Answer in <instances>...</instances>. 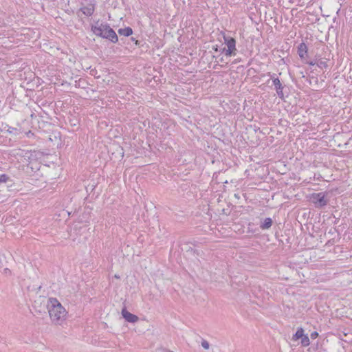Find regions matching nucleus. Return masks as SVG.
I'll list each match as a JSON object with an SVG mask.
<instances>
[{
    "label": "nucleus",
    "instance_id": "18",
    "mask_svg": "<svg viewBox=\"0 0 352 352\" xmlns=\"http://www.w3.org/2000/svg\"><path fill=\"white\" fill-rule=\"evenodd\" d=\"M4 271H5L6 272H10V270H9L8 268L5 269V270H4Z\"/></svg>",
    "mask_w": 352,
    "mask_h": 352
},
{
    "label": "nucleus",
    "instance_id": "16",
    "mask_svg": "<svg viewBox=\"0 0 352 352\" xmlns=\"http://www.w3.org/2000/svg\"><path fill=\"white\" fill-rule=\"evenodd\" d=\"M318 336V333L317 331H313L312 333H311L310 334V338L313 340L317 338Z\"/></svg>",
    "mask_w": 352,
    "mask_h": 352
},
{
    "label": "nucleus",
    "instance_id": "20",
    "mask_svg": "<svg viewBox=\"0 0 352 352\" xmlns=\"http://www.w3.org/2000/svg\"><path fill=\"white\" fill-rule=\"evenodd\" d=\"M168 352H173V351H168Z\"/></svg>",
    "mask_w": 352,
    "mask_h": 352
},
{
    "label": "nucleus",
    "instance_id": "13",
    "mask_svg": "<svg viewBox=\"0 0 352 352\" xmlns=\"http://www.w3.org/2000/svg\"><path fill=\"white\" fill-rule=\"evenodd\" d=\"M316 65L320 69H326L328 67L327 61L323 60H318V63H316Z\"/></svg>",
    "mask_w": 352,
    "mask_h": 352
},
{
    "label": "nucleus",
    "instance_id": "2",
    "mask_svg": "<svg viewBox=\"0 0 352 352\" xmlns=\"http://www.w3.org/2000/svg\"><path fill=\"white\" fill-rule=\"evenodd\" d=\"M91 31L97 36L109 39L112 43H117L118 41L116 32L106 23L97 21L91 25Z\"/></svg>",
    "mask_w": 352,
    "mask_h": 352
},
{
    "label": "nucleus",
    "instance_id": "14",
    "mask_svg": "<svg viewBox=\"0 0 352 352\" xmlns=\"http://www.w3.org/2000/svg\"><path fill=\"white\" fill-rule=\"evenodd\" d=\"M8 176L6 174L0 175V183H6L8 180Z\"/></svg>",
    "mask_w": 352,
    "mask_h": 352
},
{
    "label": "nucleus",
    "instance_id": "4",
    "mask_svg": "<svg viewBox=\"0 0 352 352\" xmlns=\"http://www.w3.org/2000/svg\"><path fill=\"white\" fill-rule=\"evenodd\" d=\"M310 201L316 208H321L327 205V201L323 192L313 193L310 197Z\"/></svg>",
    "mask_w": 352,
    "mask_h": 352
},
{
    "label": "nucleus",
    "instance_id": "7",
    "mask_svg": "<svg viewBox=\"0 0 352 352\" xmlns=\"http://www.w3.org/2000/svg\"><path fill=\"white\" fill-rule=\"evenodd\" d=\"M80 11L86 16H91L95 10V4L91 1L87 6H83L80 8Z\"/></svg>",
    "mask_w": 352,
    "mask_h": 352
},
{
    "label": "nucleus",
    "instance_id": "15",
    "mask_svg": "<svg viewBox=\"0 0 352 352\" xmlns=\"http://www.w3.org/2000/svg\"><path fill=\"white\" fill-rule=\"evenodd\" d=\"M201 346L205 349H208L210 347V344H209L208 342L206 340H203L201 342Z\"/></svg>",
    "mask_w": 352,
    "mask_h": 352
},
{
    "label": "nucleus",
    "instance_id": "17",
    "mask_svg": "<svg viewBox=\"0 0 352 352\" xmlns=\"http://www.w3.org/2000/svg\"><path fill=\"white\" fill-rule=\"evenodd\" d=\"M309 64L310 65H314L316 63L314 62H313V61H311V62L309 63Z\"/></svg>",
    "mask_w": 352,
    "mask_h": 352
},
{
    "label": "nucleus",
    "instance_id": "11",
    "mask_svg": "<svg viewBox=\"0 0 352 352\" xmlns=\"http://www.w3.org/2000/svg\"><path fill=\"white\" fill-rule=\"evenodd\" d=\"M304 329L301 327L298 328L295 334L293 335L292 340L294 341L302 338L304 336Z\"/></svg>",
    "mask_w": 352,
    "mask_h": 352
},
{
    "label": "nucleus",
    "instance_id": "10",
    "mask_svg": "<svg viewBox=\"0 0 352 352\" xmlns=\"http://www.w3.org/2000/svg\"><path fill=\"white\" fill-rule=\"evenodd\" d=\"M118 33L120 35H123L124 36H129L133 34V30L131 28L127 27V28L119 29Z\"/></svg>",
    "mask_w": 352,
    "mask_h": 352
},
{
    "label": "nucleus",
    "instance_id": "3",
    "mask_svg": "<svg viewBox=\"0 0 352 352\" xmlns=\"http://www.w3.org/2000/svg\"><path fill=\"white\" fill-rule=\"evenodd\" d=\"M224 43L227 46V49L224 50L225 54L227 56L236 55V41L234 38L223 35Z\"/></svg>",
    "mask_w": 352,
    "mask_h": 352
},
{
    "label": "nucleus",
    "instance_id": "12",
    "mask_svg": "<svg viewBox=\"0 0 352 352\" xmlns=\"http://www.w3.org/2000/svg\"><path fill=\"white\" fill-rule=\"evenodd\" d=\"M301 344L303 346H307L310 344L309 338L307 335H304L301 338Z\"/></svg>",
    "mask_w": 352,
    "mask_h": 352
},
{
    "label": "nucleus",
    "instance_id": "5",
    "mask_svg": "<svg viewBox=\"0 0 352 352\" xmlns=\"http://www.w3.org/2000/svg\"><path fill=\"white\" fill-rule=\"evenodd\" d=\"M268 75L272 79V82L275 87V89H276L278 96L279 97L282 98L283 96V88L282 84L280 83V80L278 78H274V75H271L270 73H269Z\"/></svg>",
    "mask_w": 352,
    "mask_h": 352
},
{
    "label": "nucleus",
    "instance_id": "19",
    "mask_svg": "<svg viewBox=\"0 0 352 352\" xmlns=\"http://www.w3.org/2000/svg\"><path fill=\"white\" fill-rule=\"evenodd\" d=\"M115 277H116V278H120V277H119V276H118V275H115Z\"/></svg>",
    "mask_w": 352,
    "mask_h": 352
},
{
    "label": "nucleus",
    "instance_id": "1",
    "mask_svg": "<svg viewBox=\"0 0 352 352\" xmlns=\"http://www.w3.org/2000/svg\"><path fill=\"white\" fill-rule=\"evenodd\" d=\"M47 307L50 318L54 324L61 325L65 321L67 311L56 298H50Z\"/></svg>",
    "mask_w": 352,
    "mask_h": 352
},
{
    "label": "nucleus",
    "instance_id": "6",
    "mask_svg": "<svg viewBox=\"0 0 352 352\" xmlns=\"http://www.w3.org/2000/svg\"><path fill=\"white\" fill-rule=\"evenodd\" d=\"M122 316L126 321L131 323H135L138 321V317L129 312L125 308L122 310Z\"/></svg>",
    "mask_w": 352,
    "mask_h": 352
},
{
    "label": "nucleus",
    "instance_id": "9",
    "mask_svg": "<svg viewBox=\"0 0 352 352\" xmlns=\"http://www.w3.org/2000/svg\"><path fill=\"white\" fill-rule=\"evenodd\" d=\"M272 225V220L271 218L267 217L265 218L263 221V222L261 223L260 225V228L262 230H267L269 229Z\"/></svg>",
    "mask_w": 352,
    "mask_h": 352
},
{
    "label": "nucleus",
    "instance_id": "8",
    "mask_svg": "<svg viewBox=\"0 0 352 352\" xmlns=\"http://www.w3.org/2000/svg\"><path fill=\"white\" fill-rule=\"evenodd\" d=\"M307 46L305 43H301L298 47V54L300 58H304L307 54Z\"/></svg>",
    "mask_w": 352,
    "mask_h": 352
}]
</instances>
